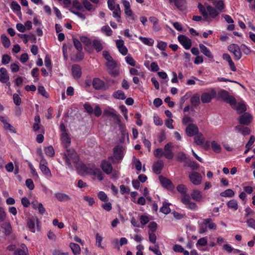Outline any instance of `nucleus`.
<instances>
[{
    "label": "nucleus",
    "mask_w": 255,
    "mask_h": 255,
    "mask_svg": "<svg viewBox=\"0 0 255 255\" xmlns=\"http://www.w3.org/2000/svg\"><path fill=\"white\" fill-rule=\"evenodd\" d=\"M62 158L65 160L66 164L69 167L72 168V163L77 164L79 161V157L74 149L66 148V152L62 153Z\"/></svg>",
    "instance_id": "obj_1"
},
{
    "label": "nucleus",
    "mask_w": 255,
    "mask_h": 255,
    "mask_svg": "<svg viewBox=\"0 0 255 255\" xmlns=\"http://www.w3.org/2000/svg\"><path fill=\"white\" fill-rule=\"evenodd\" d=\"M218 97L222 101L233 106L236 105L237 101L234 97L230 95L229 92L225 90H221L218 93Z\"/></svg>",
    "instance_id": "obj_2"
},
{
    "label": "nucleus",
    "mask_w": 255,
    "mask_h": 255,
    "mask_svg": "<svg viewBox=\"0 0 255 255\" xmlns=\"http://www.w3.org/2000/svg\"><path fill=\"white\" fill-rule=\"evenodd\" d=\"M40 155L41 157V159L39 164V168L45 176L48 178H51L52 177V174L50 169L47 166V162L44 158L42 152L40 153Z\"/></svg>",
    "instance_id": "obj_3"
},
{
    "label": "nucleus",
    "mask_w": 255,
    "mask_h": 255,
    "mask_svg": "<svg viewBox=\"0 0 255 255\" xmlns=\"http://www.w3.org/2000/svg\"><path fill=\"white\" fill-rule=\"evenodd\" d=\"M106 66L108 69V72L110 75L113 77H116L120 74L119 71L116 69L117 63L113 59L107 62Z\"/></svg>",
    "instance_id": "obj_4"
},
{
    "label": "nucleus",
    "mask_w": 255,
    "mask_h": 255,
    "mask_svg": "<svg viewBox=\"0 0 255 255\" xmlns=\"http://www.w3.org/2000/svg\"><path fill=\"white\" fill-rule=\"evenodd\" d=\"M92 85L93 88L98 90L105 91L109 89V85L99 78H96L93 80Z\"/></svg>",
    "instance_id": "obj_5"
},
{
    "label": "nucleus",
    "mask_w": 255,
    "mask_h": 255,
    "mask_svg": "<svg viewBox=\"0 0 255 255\" xmlns=\"http://www.w3.org/2000/svg\"><path fill=\"white\" fill-rule=\"evenodd\" d=\"M188 177L190 181L195 185H198L202 182V177L199 172L192 171L189 174Z\"/></svg>",
    "instance_id": "obj_6"
},
{
    "label": "nucleus",
    "mask_w": 255,
    "mask_h": 255,
    "mask_svg": "<svg viewBox=\"0 0 255 255\" xmlns=\"http://www.w3.org/2000/svg\"><path fill=\"white\" fill-rule=\"evenodd\" d=\"M228 50L233 53L235 56V59L239 60L242 57V53L239 46L236 44H232L228 46Z\"/></svg>",
    "instance_id": "obj_7"
},
{
    "label": "nucleus",
    "mask_w": 255,
    "mask_h": 255,
    "mask_svg": "<svg viewBox=\"0 0 255 255\" xmlns=\"http://www.w3.org/2000/svg\"><path fill=\"white\" fill-rule=\"evenodd\" d=\"M172 144L168 142L165 144L163 148L164 156L168 159H172L174 157V153L172 151Z\"/></svg>",
    "instance_id": "obj_8"
},
{
    "label": "nucleus",
    "mask_w": 255,
    "mask_h": 255,
    "mask_svg": "<svg viewBox=\"0 0 255 255\" xmlns=\"http://www.w3.org/2000/svg\"><path fill=\"white\" fill-rule=\"evenodd\" d=\"M185 132L188 136L191 137L199 132V129L196 125L191 123L187 126Z\"/></svg>",
    "instance_id": "obj_9"
},
{
    "label": "nucleus",
    "mask_w": 255,
    "mask_h": 255,
    "mask_svg": "<svg viewBox=\"0 0 255 255\" xmlns=\"http://www.w3.org/2000/svg\"><path fill=\"white\" fill-rule=\"evenodd\" d=\"M178 40L186 49H189L192 45L191 40L187 36L183 35H180L178 36Z\"/></svg>",
    "instance_id": "obj_10"
},
{
    "label": "nucleus",
    "mask_w": 255,
    "mask_h": 255,
    "mask_svg": "<svg viewBox=\"0 0 255 255\" xmlns=\"http://www.w3.org/2000/svg\"><path fill=\"white\" fill-rule=\"evenodd\" d=\"M252 121V116L248 113H245L240 116L239 119L240 124L249 125Z\"/></svg>",
    "instance_id": "obj_11"
},
{
    "label": "nucleus",
    "mask_w": 255,
    "mask_h": 255,
    "mask_svg": "<svg viewBox=\"0 0 255 255\" xmlns=\"http://www.w3.org/2000/svg\"><path fill=\"white\" fill-rule=\"evenodd\" d=\"M9 79L7 72L5 68L2 67L0 69V82L3 83H6L7 86H10Z\"/></svg>",
    "instance_id": "obj_12"
},
{
    "label": "nucleus",
    "mask_w": 255,
    "mask_h": 255,
    "mask_svg": "<svg viewBox=\"0 0 255 255\" xmlns=\"http://www.w3.org/2000/svg\"><path fill=\"white\" fill-rule=\"evenodd\" d=\"M123 4L124 6L125 13L126 15L130 16L132 20H134L135 18V15L133 14L132 10L130 9V5L129 2L126 0L123 1Z\"/></svg>",
    "instance_id": "obj_13"
},
{
    "label": "nucleus",
    "mask_w": 255,
    "mask_h": 255,
    "mask_svg": "<svg viewBox=\"0 0 255 255\" xmlns=\"http://www.w3.org/2000/svg\"><path fill=\"white\" fill-rule=\"evenodd\" d=\"M72 74L74 79H79L82 74L81 67L77 64H74L72 66Z\"/></svg>",
    "instance_id": "obj_14"
},
{
    "label": "nucleus",
    "mask_w": 255,
    "mask_h": 255,
    "mask_svg": "<svg viewBox=\"0 0 255 255\" xmlns=\"http://www.w3.org/2000/svg\"><path fill=\"white\" fill-rule=\"evenodd\" d=\"M101 168L107 174H110L113 170L112 164L108 161L103 160L101 163Z\"/></svg>",
    "instance_id": "obj_15"
},
{
    "label": "nucleus",
    "mask_w": 255,
    "mask_h": 255,
    "mask_svg": "<svg viewBox=\"0 0 255 255\" xmlns=\"http://www.w3.org/2000/svg\"><path fill=\"white\" fill-rule=\"evenodd\" d=\"M212 221L211 218L203 219L202 222L199 225V233L204 234L207 231V225Z\"/></svg>",
    "instance_id": "obj_16"
},
{
    "label": "nucleus",
    "mask_w": 255,
    "mask_h": 255,
    "mask_svg": "<svg viewBox=\"0 0 255 255\" xmlns=\"http://www.w3.org/2000/svg\"><path fill=\"white\" fill-rule=\"evenodd\" d=\"M159 180L162 186L164 188L167 189H171L173 187V185L171 181L162 176L159 177Z\"/></svg>",
    "instance_id": "obj_17"
},
{
    "label": "nucleus",
    "mask_w": 255,
    "mask_h": 255,
    "mask_svg": "<svg viewBox=\"0 0 255 255\" xmlns=\"http://www.w3.org/2000/svg\"><path fill=\"white\" fill-rule=\"evenodd\" d=\"M163 162L162 160H158L152 166V170L154 173L159 174L163 167Z\"/></svg>",
    "instance_id": "obj_18"
},
{
    "label": "nucleus",
    "mask_w": 255,
    "mask_h": 255,
    "mask_svg": "<svg viewBox=\"0 0 255 255\" xmlns=\"http://www.w3.org/2000/svg\"><path fill=\"white\" fill-rule=\"evenodd\" d=\"M114 156L118 160H120L123 158V149L122 147L120 146H117L114 148Z\"/></svg>",
    "instance_id": "obj_19"
},
{
    "label": "nucleus",
    "mask_w": 255,
    "mask_h": 255,
    "mask_svg": "<svg viewBox=\"0 0 255 255\" xmlns=\"http://www.w3.org/2000/svg\"><path fill=\"white\" fill-rule=\"evenodd\" d=\"M191 198L196 201L200 202L203 199L202 192L198 190H193L191 194Z\"/></svg>",
    "instance_id": "obj_20"
},
{
    "label": "nucleus",
    "mask_w": 255,
    "mask_h": 255,
    "mask_svg": "<svg viewBox=\"0 0 255 255\" xmlns=\"http://www.w3.org/2000/svg\"><path fill=\"white\" fill-rule=\"evenodd\" d=\"M104 113L108 116H111L118 124L120 125L121 124L120 116L117 115L116 112L115 110L105 111Z\"/></svg>",
    "instance_id": "obj_21"
},
{
    "label": "nucleus",
    "mask_w": 255,
    "mask_h": 255,
    "mask_svg": "<svg viewBox=\"0 0 255 255\" xmlns=\"http://www.w3.org/2000/svg\"><path fill=\"white\" fill-rule=\"evenodd\" d=\"M235 129L238 132H241L244 136L249 135L251 132V130L249 128L243 127L240 125L236 126Z\"/></svg>",
    "instance_id": "obj_22"
},
{
    "label": "nucleus",
    "mask_w": 255,
    "mask_h": 255,
    "mask_svg": "<svg viewBox=\"0 0 255 255\" xmlns=\"http://www.w3.org/2000/svg\"><path fill=\"white\" fill-rule=\"evenodd\" d=\"M199 47L201 52L206 56L210 59L213 58V55L210 50L203 44H199Z\"/></svg>",
    "instance_id": "obj_23"
},
{
    "label": "nucleus",
    "mask_w": 255,
    "mask_h": 255,
    "mask_svg": "<svg viewBox=\"0 0 255 255\" xmlns=\"http://www.w3.org/2000/svg\"><path fill=\"white\" fill-rule=\"evenodd\" d=\"M1 227L3 230V232L6 236H8L11 234L12 228L9 222L3 223L1 224Z\"/></svg>",
    "instance_id": "obj_24"
},
{
    "label": "nucleus",
    "mask_w": 255,
    "mask_h": 255,
    "mask_svg": "<svg viewBox=\"0 0 255 255\" xmlns=\"http://www.w3.org/2000/svg\"><path fill=\"white\" fill-rule=\"evenodd\" d=\"M61 139L63 143L65 144V147L67 148L70 144L71 139L66 132H63L61 134Z\"/></svg>",
    "instance_id": "obj_25"
},
{
    "label": "nucleus",
    "mask_w": 255,
    "mask_h": 255,
    "mask_svg": "<svg viewBox=\"0 0 255 255\" xmlns=\"http://www.w3.org/2000/svg\"><path fill=\"white\" fill-rule=\"evenodd\" d=\"M212 3L213 5L219 11H222L225 8L224 3L223 0H213Z\"/></svg>",
    "instance_id": "obj_26"
},
{
    "label": "nucleus",
    "mask_w": 255,
    "mask_h": 255,
    "mask_svg": "<svg viewBox=\"0 0 255 255\" xmlns=\"http://www.w3.org/2000/svg\"><path fill=\"white\" fill-rule=\"evenodd\" d=\"M206 9L209 12V15L212 18L216 17L219 14L218 10L211 5H208L206 7Z\"/></svg>",
    "instance_id": "obj_27"
},
{
    "label": "nucleus",
    "mask_w": 255,
    "mask_h": 255,
    "mask_svg": "<svg viewBox=\"0 0 255 255\" xmlns=\"http://www.w3.org/2000/svg\"><path fill=\"white\" fill-rule=\"evenodd\" d=\"M194 139L195 142L198 145H202L204 142L203 134L201 132H198L195 135Z\"/></svg>",
    "instance_id": "obj_28"
},
{
    "label": "nucleus",
    "mask_w": 255,
    "mask_h": 255,
    "mask_svg": "<svg viewBox=\"0 0 255 255\" xmlns=\"http://www.w3.org/2000/svg\"><path fill=\"white\" fill-rule=\"evenodd\" d=\"M92 45L94 48L98 52H100L103 49V46L102 44L101 41L97 39L93 40L92 42Z\"/></svg>",
    "instance_id": "obj_29"
},
{
    "label": "nucleus",
    "mask_w": 255,
    "mask_h": 255,
    "mask_svg": "<svg viewBox=\"0 0 255 255\" xmlns=\"http://www.w3.org/2000/svg\"><path fill=\"white\" fill-rule=\"evenodd\" d=\"M55 197L60 202L68 201L71 199L68 195L62 193H56Z\"/></svg>",
    "instance_id": "obj_30"
},
{
    "label": "nucleus",
    "mask_w": 255,
    "mask_h": 255,
    "mask_svg": "<svg viewBox=\"0 0 255 255\" xmlns=\"http://www.w3.org/2000/svg\"><path fill=\"white\" fill-rule=\"evenodd\" d=\"M74 255H79L81 253V249L79 245L71 243L69 245Z\"/></svg>",
    "instance_id": "obj_31"
},
{
    "label": "nucleus",
    "mask_w": 255,
    "mask_h": 255,
    "mask_svg": "<svg viewBox=\"0 0 255 255\" xmlns=\"http://www.w3.org/2000/svg\"><path fill=\"white\" fill-rule=\"evenodd\" d=\"M174 2L178 9L183 10L185 9L186 0H174Z\"/></svg>",
    "instance_id": "obj_32"
},
{
    "label": "nucleus",
    "mask_w": 255,
    "mask_h": 255,
    "mask_svg": "<svg viewBox=\"0 0 255 255\" xmlns=\"http://www.w3.org/2000/svg\"><path fill=\"white\" fill-rule=\"evenodd\" d=\"M212 99L211 94L209 93H204L201 96V100L202 103H207L211 102Z\"/></svg>",
    "instance_id": "obj_33"
},
{
    "label": "nucleus",
    "mask_w": 255,
    "mask_h": 255,
    "mask_svg": "<svg viewBox=\"0 0 255 255\" xmlns=\"http://www.w3.org/2000/svg\"><path fill=\"white\" fill-rule=\"evenodd\" d=\"M234 109L237 110L238 113L239 114H242L246 112L247 110L246 106L243 103H238V105L237 106H235L233 107Z\"/></svg>",
    "instance_id": "obj_34"
},
{
    "label": "nucleus",
    "mask_w": 255,
    "mask_h": 255,
    "mask_svg": "<svg viewBox=\"0 0 255 255\" xmlns=\"http://www.w3.org/2000/svg\"><path fill=\"white\" fill-rule=\"evenodd\" d=\"M169 205L170 204H168L166 202H164L163 203L162 206L160 209V211L164 214H168L171 211L169 207Z\"/></svg>",
    "instance_id": "obj_35"
},
{
    "label": "nucleus",
    "mask_w": 255,
    "mask_h": 255,
    "mask_svg": "<svg viewBox=\"0 0 255 255\" xmlns=\"http://www.w3.org/2000/svg\"><path fill=\"white\" fill-rule=\"evenodd\" d=\"M1 40L3 46L5 48H8L10 45V41L8 38L5 35H1Z\"/></svg>",
    "instance_id": "obj_36"
},
{
    "label": "nucleus",
    "mask_w": 255,
    "mask_h": 255,
    "mask_svg": "<svg viewBox=\"0 0 255 255\" xmlns=\"http://www.w3.org/2000/svg\"><path fill=\"white\" fill-rule=\"evenodd\" d=\"M255 140V136L254 135H252L250 137V138L249 141L247 142V143L246 145V147L247 149H246V150L244 152L245 154H247L249 151V150L251 149V146L254 143Z\"/></svg>",
    "instance_id": "obj_37"
},
{
    "label": "nucleus",
    "mask_w": 255,
    "mask_h": 255,
    "mask_svg": "<svg viewBox=\"0 0 255 255\" xmlns=\"http://www.w3.org/2000/svg\"><path fill=\"white\" fill-rule=\"evenodd\" d=\"M234 195L235 193L234 191L231 189H228L220 193V196L225 197H233L234 196Z\"/></svg>",
    "instance_id": "obj_38"
},
{
    "label": "nucleus",
    "mask_w": 255,
    "mask_h": 255,
    "mask_svg": "<svg viewBox=\"0 0 255 255\" xmlns=\"http://www.w3.org/2000/svg\"><path fill=\"white\" fill-rule=\"evenodd\" d=\"M190 102L193 106H198L200 104L199 96L197 94L193 95L190 99Z\"/></svg>",
    "instance_id": "obj_39"
},
{
    "label": "nucleus",
    "mask_w": 255,
    "mask_h": 255,
    "mask_svg": "<svg viewBox=\"0 0 255 255\" xmlns=\"http://www.w3.org/2000/svg\"><path fill=\"white\" fill-rule=\"evenodd\" d=\"M115 99L124 100L126 99L125 93L121 90H118L115 92L113 95Z\"/></svg>",
    "instance_id": "obj_40"
},
{
    "label": "nucleus",
    "mask_w": 255,
    "mask_h": 255,
    "mask_svg": "<svg viewBox=\"0 0 255 255\" xmlns=\"http://www.w3.org/2000/svg\"><path fill=\"white\" fill-rule=\"evenodd\" d=\"M211 147L213 151L216 153H220L221 151L220 145L215 141L211 142Z\"/></svg>",
    "instance_id": "obj_41"
},
{
    "label": "nucleus",
    "mask_w": 255,
    "mask_h": 255,
    "mask_svg": "<svg viewBox=\"0 0 255 255\" xmlns=\"http://www.w3.org/2000/svg\"><path fill=\"white\" fill-rule=\"evenodd\" d=\"M83 4L84 7L88 11H93L95 10L93 5L88 0H83Z\"/></svg>",
    "instance_id": "obj_42"
},
{
    "label": "nucleus",
    "mask_w": 255,
    "mask_h": 255,
    "mask_svg": "<svg viewBox=\"0 0 255 255\" xmlns=\"http://www.w3.org/2000/svg\"><path fill=\"white\" fill-rule=\"evenodd\" d=\"M73 44L78 51H82L83 47L81 42L75 38H73Z\"/></svg>",
    "instance_id": "obj_43"
},
{
    "label": "nucleus",
    "mask_w": 255,
    "mask_h": 255,
    "mask_svg": "<svg viewBox=\"0 0 255 255\" xmlns=\"http://www.w3.org/2000/svg\"><path fill=\"white\" fill-rule=\"evenodd\" d=\"M227 206L228 208L233 209L234 210H237L238 208L237 202L234 199L229 201L227 203Z\"/></svg>",
    "instance_id": "obj_44"
},
{
    "label": "nucleus",
    "mask_w": 255,
    "mask_h": 255,
    "mask_svg": "<svg viewBox=\"0 0 255 255\" xmlns=\"http://www.w3.org/2000/svg\"><path fill=\"white\" fill-rule=\"evenodd\" d=\"M101 31L108 36H111L113 33L112 30L108 25L103 26L101 28Z\"/></svg>",
    "instance_id": "obj_45"
},
{
    "label": "nucleus",
    "mask_w": 255,
    "mask_h": 255,
    "mask_svg": "<svg viewBox=\"0 0 255 255\" xmlns=\"http://www.w3.org/2000/svg\"><path fill=\"white\" fill-rule=\"evenodd\" d=\"M93 175L97 177L99 180H102L104 179V174L100 169L96 168L93 172Z\"/></svg>",
    "instance_id": "obj_46"
},
{
    "label": "nucleus",
    "mask_w": 255,
    "mask_h": 255,
    "mask_svg": "<svg viewBox=\"0 0 255 255\" xmlns=\"http://www.w3.org/2000/svg\"><path fill=\"white\" fill-rule=\"evenodd\" d=\"M153 154L156 158H161L164 156L163 149L158 148L154 150Z\"/></svg>",
    "instance_id": "obj_47"
},
{
    "label": "nucleus",
    "mask_w": 255,
    "mask_h": 255,
    "mask_svg": "<svg viewBox=\"0 0 255 255\" xmlns=\"http://www.w3.org/2000/svg\"><path fill=\"white\" fill-rule=\"evenodd\" d=\"M139 39L145 45L148 46H152L154 41L152 39H148L146 37H143L140 36Z\"/></svg>",
    "instance_id": "obj_48"
},
{
    "label": "nucleus",
    "mask_w": 255,
    "mask_h": 255,
    "mask_svg": "<svg viewBox=\"0 0 255 255\" xmlns=\"http://www.w3.org/2000/svg\"><path fill=\"white\" fill-rule=\"evenodd\" d=\"M45 154L50 156L52 157L54 156L55 152L53 147L52 146H49L45 149Z\"/></svg>",
    "instance_id": "obj_49"
},
{
    "label": "nucleus",
    "mask_w": 255,
    "mask_h": 255,
    "mask_svg": "<svg viewBox=\"0 0 255 255\" xmlns=\"http://www.w3.org/2000/svg\"><path fill=\"white\" fill-rule=\"evenodd\" d=\"M73 7L77 10L84 11L82 5L78 0H74L72 2Z\"/></svg>",
    "instance_id": "obj_50"
},
{
    "label": "nucleus",
    "mask_w": 255,
    "mask_h": 255,
    "mask_svg": "<svg viewBox=\"0 0 255 255\" xmlns=\"http://www.w3.org/2000/svg\"><path fill=\"white\" fill-rule=\"evenodd\" d=\"M246 214L245 217H255V212L249 207L245 209Z\"/></svg>",
    "instance_id": "obj_51"
},
{
    "label": "nucleus",
    "mask_w": 255,
    "mask_h": 255,
    "mask_svg": "<svg viewBox=\"0 0 255 255\" xmlns=\"http://www.w3.org/2000/svg\"><path fill=\"white\" fill-rule=\"evenodd\" d=\"M27 227L29 230L32 233H35V223L33 220H29L27 223Z\"/></svg>",
    "instance_id": "obj_52"
},
{
    "label": "nucleus",
    "mask_w": 255,
    "mask_h": 255,
    "mask_svg": "<svg viewBox=\"0 0 255 255\" xmlns=\"http://www.w3.org/2000/svg\"><path fill=\"white\" fill-rule=\"evenodd\" d=\"M3 128L5 130H9L12 133H16V131L15 128L7 122L4 123Z\"/></svg>",
    "instance_id": "obj_53"
},
{
    "label": "nucleus",
    "mask_w": 255,
    "mask_h": 255,
    "mask_svg": "<svg viewBox=\"0 0 255 255\" xmlns=\"http://www.w3.org/2000/svg\"><path fill=\"white\" fill-rule=\"evenodd\" d=\"M98 197L103 202H107L108 200L107 195L103 191H100L98 194Z\"/></svg>",
    "instance_id": "obj_54"
},
{
    "label": "nucleus",
    "mask_w": 255,
    "mask_h": 255,
    "mask_svg": "<svg viewBox=\"0 0 255 255\" xmlns=\"http://www.w3.org/2000/svg\"><path fill=\"white\" fill-rule=\"evenodd\" d=\"M188 166L190 167L192 170L197 169L199 167V165L194 161H188L187 162Z\"/></svg>",
    "instance_id": "obj_55"
},
{
    "label": "nucleus",
    "mask_w": 255,
    "mask_h": 255,
    "mask_svg": "<svg viewBox=\"0 0 255 255\" xmlns=\"http://www.w3.org/2000/svg\"><path fill=\"white\" fill-rule=\"evenodd\" d=\"M181 201L184 204L187 205V204L191 201L189 195L187 193L183 194V196L181 198Z\"/></svg>",
    "instance_id": "obj_56"
},
{
    "label": "nucleus",
    "mask_w": 255,
    "mask_h": 255,
    "mask_svg": "<svg viewBox=\"0 0 255 255\" xmlns=\"http://www.w3.org/2000/svg\"><path fill=\"white\" fill-rule=\"evenodd\" d=\"M11 8L13 10L16 11H20L21 9L19 4L16 1H12L11 2Z\"/></svg>",
    "instance_id": "obj_57"
},
{
    "label": "nucleus",
    "mask_w": 255,
    "mask_h": 255,
    "mask_svg": "<svg viewBox=\"0 0 255 255\" xmlns=\"http://www.w3.org/2000/svg\"><path fill=\"white\" fill-rule=\"evenodd\" d=\"M254 217H251L247 221L248 226L254 229H255V219Z\"/></svg>",
    "instance_id": "obj_58"
},
{
    "label": "nucleus",
    "mask_w": 255,
    "mask_h": 255,
    "mask_svg": "<svg viewBox=\"0 0 255 255\" xmlns=\"http://www.w3.org/2000/svg\"><path fill=\"white\" fill-rule=\"evenodd\" d=\"M45 62V66L49 70H51L52 69V66H51V59L49 56L46 55L45 58L44 60Z\"/></svg>",
    "instance_id": "obj_59"
},
{
    "label": "nucleus",
    "mask_w": 255,
    "mask_h": 255,
    "mask_svg": "<svg viewBox=\"0 0 255 255\" xmlns=\"http://www.w3.org/2000/svg\"><path fill=\"white\" fill-rule=\"evenodd\" d=\"M148 228L149 230L148 232H151L152 233H155L157 229V225L154 222H152L150 223L148 225Z\"/></svg>",
    "instance_id": "obj_60"
},
{
    "label": "nucleus",
    "mask_w": 255,
    "mask_h": 255,
    "mask_svg": "<svg viewBox=\"0 0 255 255\" xmlns=\"http://www.w3.org/2000/svg\"><path fill=\"white\" fill-rule=\"evenodd\" d=\"M10 59L11 57L10 56L7 54H4L2 56L1 63L4 65H6L10 62Z\"/></svg>",
    "instance_id": "obj_61"
},
{
    "label": "nucleus",
    "mask_w": 255,
    "mask_h": 255,
    "mask_svg": "<svg viewBox=\"0 0 255 255\" xmlns=\"http://www.w3.org/2000/svg\"><path fill=\"white\" fill-rule=\"evenodd\" d=\"M186 189V186L183 184H180L177 187V190L183 194L187 193Z\"/></svg>",
    "instance_id": "obj_62"
},
{
    "label": "nucleus",
    "mask_w": 255,
    "mask_h": 255,
    "mask_svg": "<svg viewBox=\"0 0 255 255\" xmlns=\"http://www.w3.org/2000/svg\"><path fill=\"white\" fill-rule=\"evenodd\" d=\"M84 108L86 111L89 114H92L94 112V110L92 107L88 103H86L84 105Z\"/></svg>",
    "instance_id": "obj_63"
},
{
    "label": "nucleus",
    "mask_w": 255,
    "mask_h": 255,
    "mask_svg": "<svg viewBox=\"0 0 255 255\" xmlns=\"http://www.w3.org/2000/svg\"><path fill=\"white\" fill-rule=\"evenodd\" d=\"M13 100L14 103L17 105L19 106L21 104V98L19 97L18 94H14L13 95Z\"/></svg>",
    "instance_id": "obj_64"
}]
</instances>
